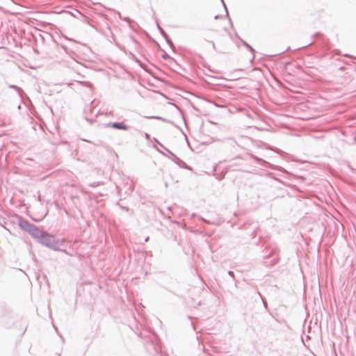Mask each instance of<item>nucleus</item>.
<instances>
[{
    "label": "nucleus",
    "instance_id": "2",
    "mask_svg": "<svg viewBox=\"0 0 356 356\" xmlns=\"http://www.w3.org/2000/svg\"><path fill=\"white\" fill-rule=\"evenodd\" d=\"M227 24H228V22H227V19L225 17H223V18L220 19V24L218 25L217 24V22H216L213 24V26L216 31H217V28L220 27V26L222 27V29L226 31L225 25H227Z\"/></svg>",
    "mask_w": 356,
    "mask_h": 356
},
{
    "label": "nucleus",
    "instance_id": "1",
    "mask_svg": "<svg viewBox=\"0 0 356 356\" xmlns=\"http://www.w3.org/2000/svg\"><path fill=\"white\" fill-rule=\"evenodd\" d=\"M113 129L127 130L129 127L124 122H114L110 125Z\"/></svg>",
    "mask_w": 356,
    "mask_h": 356
}]
</instances>
